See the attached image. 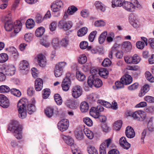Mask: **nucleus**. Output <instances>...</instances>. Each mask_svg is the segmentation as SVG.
Masks as SVG:
<instances>
[{"label":"nucleus","instance_id":"47","mask_svg":"<svg viewBox=\"0 0 154 154\" xmlns=\"http://www.w3.org/2000/svg\"><path fill=\"white\" fill-rule=\"evenodd\" d=\"M7 54L5 53H2L0 54V62L4 63L8 59Z\"/></svg>","mask_w":154,"mask_h":154},{"label":"nucleus","instance_id":"31","mask_svg":"<svg viewBox=\"0 0 154 154\" xmlns=\"http://www.w3.org/2000/svg\"><path fill=\"white\" fill-rule=\"evenodd\" d=\"M88 29L86 27H83L79 29L77 32V35L82 37L85 35L88 32Z\"/></svg>","mask_w":154,"mask_h":154},{"label":"nucleus","instance_id":"44","mask_svg":"<svg viewBox=\"0 0 154 154\" xmlns=\"http://www.w3.org/2000/svg\"><path fill=\"white\" fill-rule=\"evenodd\" d=\"M87 57L85 55H80L78 59L79 63L81 64L85 63L87 62Z\"/></svg>","mask_w":154,"mask_h":154},{"label":"nucleus","instance_id":"14","mask_svg":"<svg viewBox=\"0 0 154 154\" xmlns=\"http://www.w3.org/2000/svg\"><path fill=\"white\" fill-rule=\"evenodd\" d=\"M38 63L41 67H44L46 64V60L45 56L42 54H38L37 56Z\"/></svg>","mask_w":154,"mask_h":154},{"label":"nucleus","instance_id":"32","mask_svg":"<svg viewBox=\"0 0 154 154\" xmlns=\"http://www.w3.org/2000/svg\"><path fill=\"white\" fill-rule=\"evenodd\" d=\"M45 31V29L43 27H39L35 31V35L37 37H40L43 34Z\"/></svg>","mask_w":154,"mask_h":154},{"label":"nucleus","instance_id":"24","mask_svg":"<svg viewBox=\"0 0 154 154\" xmlns=\"http://www.w3.org/2000/svg\"><path fill=\"white\" fill-rule=\"evenodd\" d=\"M80 109L82 112H86L89 109L88 103L86 102H82L80 105Z\"/></svg>","mask_w":154,"mask_h":154},{"label":"nucleus","instance_id":"13","mask_svg":"<svg viewBox=\"0 0 154 154\" xmlns=\"http://www.w3.org/2000/svg\"><path fill=\"white\" fill-rule=\"evenodd\" d=\"M10 105L9 100L8 97L3 94H0V106L4 108H7Z\"/></svg>","mask_w":154,"mask_h":154},{"label":"nucleus","instance_id":"51","mask_svg":"<svg viewBox=\"0 0 154 154\" xmlns=\"http://www.w3.org/2000/svg\"><path fill=\"white\" fill-rule=\"evenodd\" d=\"M97 33V31L95 30L90 33L88 36V39L90 42H92L94 41Z\"/></svg>","mask_w":154,"mask_h":154},{"label":"nucleus","instance_id":"64","mask_svg":"<svg viewBox=\"0 0 154 154\" xmlns=\"http://www.w3.org/2000/svg\"><path fill=\"white\" fill-rule=\"evenodd\" d=\"M71 150L73 154H81L80 151L78 149L77 147H75L72 146Z\"/></svg>","mask_w":154,"mask_h":154},{"label":"nucleus","instance_id":"46","mask_svg":"<svg viewBox=\"0 0 154 154\" xmlns=\"http://www.w3.org/2000/svg\"><path fill=\"white\" fill-rule=\"evenodd\" d=\"M99 70L96 68H92L90 70V72L91 75L90 76H93V78L97 77L99 75Z\"/></svg>","mask_w":154,"mask_h":154},{"label":"nucleus","instance_id":"48","mask_svg":"<svg viewBox=\"0 0 154 154\" xmlns=\"http://www.w3.org/2000/svg\"><path fill=\"white\" fill-rule=\"evenodd\" d=\"M97 103L107 108H110L111 106V104L109 102L101 100H97Z\"/></svg>","mask_w":154,"mask_h":154},{"label":"nucleus","instance_id":"60","mask_svg":"<svg viewBox=\"0 0 154 154\" xmlns=\"http://www.w3.org/2000/svg\"><path fill=\"white\" fill-rule=\"evenodd\" d=\"M139 112H140V116L139 119L140 120H139V121H143L144 119H145L146 118V114L145 112L143 111H141L140 110Z\"/></svg>","mask_w":154,"mask_h":154},{"label":"nucleus","instance_id":"7","mask_svg":"<svg viewBox=\"0 0 154 154\" xmlns=\"http://www.w3.org/2000/svg\"><path fill=\"white\" fill-rule=\"evenodd\" d=\"M104 110L103 107L100 105L98 106L97 107H92L90 109V114L95 118H98L99 113Z\"/></svg>","mask_w":154,"mask_h":154},{"label":"nucleus","instance_id":"23","mask_svg":"<svg viewBox=\"0 0 154 154\" xmlns=\"http://www.w3.org/2000/svg\"><path fill=\"white\" fill-rule=\"evenodd\" d=\"M149 89V86L147 84L144 85L143 88L141 89L140 93L139 94V96L142 97L144 96L146 93L148 91Z\"/></svg>","mask_w":154,"mask_h":154},{"label":"nucleus","instance_id":"37","mask_svg":"<svg viewBox=\"0 0 154 154\" xmlns=\"http://www.w3.org/2000/svg\"><path fill=\"white\" fill-rule=\"evenodd\" d=\"M34 22L32 19H28L26 22V26L27 28L31 29L34 26Z\"/></svg>","mask_w":154,"mask_h":154},{"label":"nucleus","instance_id":"3","mask_svg":"<svg viewBox=\"0 0 154 154\" xmlns=\"http://www.w3.org/2000/svg\"><path fill=\"white\" fill-rule=\"evenodd\" d=\"M8 130L14 133V136L17 139L22 138V128L20 126L19 122L17 121H13L12 124L9 126Z\"/></svg>","mask_w":154,"mask_h":154},{"label":"nucleus","instance_id":"63","mask_svg":"<svg viewBox=\"0 0 154 154\" xmlns=\"http://www.w3.org/2000/svg\"><path fill=\"white\" fill-rule=\"evenodd\" d=\"M115 84L117 89L121 88H123L124 87V84L123 83V82H121V80L120 81H117L116 82Z\"/></svg>","mask_w":154,"mask_h":154},{"label":"nucleus","instance_id":"6","mask_svg":"<svg viewBox=\"0 0 154 154\" xmlns=\"http://www.w3.org/2000/svg\"><path fill=\"white\" fill-rule=\"evenodd\" d=\"M66 65V63L65 62H60L56 65L54 73L56 77H59L62 75L63 69Z\"/></svg>","mask_w":154,"mask_h":154},{"label":"nucleus","instance_id":"59","mask_svg":"<svg viewBox=\"0 0 154 154\" xmlns=\"http://www.w3.org/2000/svg\"><path fill=\"white\" fill-rule=\"evenodd\" d=\"M138 85L137 83H135L128 86V89L130 91H133L137 89L138 87Z\"/></svg>","mask_w":154,"mask_h":154},{"label":"nucleus","instance_id":"9","mask_svg":"<svg viewBox=\"0 0 154 154\" xmlns=\"http://www.w3.org/2000/svg\"><path fill=\"white\" fill-rule=\"evenodd\" d=\"M71 75L70 73H67L66 75V77L63 79L62 82V88L64 91H68L71 85V81L69 78V76Z\"/></svg>","mask_w":154,"mask_h":154},{"label":"nucleus","instance_id":"17","mask_svg":"<svg viewBox=\"0 0 154 154\" xmlns=\"http://www.w3.org/2000/svg\"><path fill=\"white\" fill-rule=\"evenodd\" d=\"M119 143L122 148L126 149H128L131 146L130 144L127 141L126 138L124 137H122L120 138Z\"/></svg>","mask_w":154,"mask_h":154},{"label":"nucleus","instance_id":"36","mask_svg":"<svg viewBox=\"0 0 154 154\" xmlns=\"http://www.w3.org/2000/svg\"><path fill=\"white\" fill-rule=\"evenodd\" d=\"M27 110L28 113L31 114L35 110V105L32 104H28L27 106Z\"/></svg>","mask_w":154,"mask_h":154},{"label":"nucleus","instance_id":"41","mask_svg":"<svg viewBox=\"0 0 154 154\" xmlns=\"http://www.w3.org/2000/svg\"><path fill=\"white\" fill-rule=\"evenodd\" d=\"M140 110L136 111L134 112H131L129 114L130 116H132L135 119L139 121Z\"/></svg>","mask_w":154,"mask_h":154},{"label":"nucleus","instance_id":"53","mask_svg":"<svg viewBox=\"0 0 154 154\" xmlns=\"http://www.w3.org/2000/svg\"><path fill=\"white\" fill-rule=\"evenodd\" d=\"M108 74V72L105 68L99 70V75L101 76H105Z\"/></svg>","mask_w":154,"mask_h":154},{"label":"nucleus","instance_id":"52","mask_svg":"<svg viewBox=\"0 0 154 154\" xmlns=\"http://www.w3.org/2000/svg\"><path fill=\"white\" fill-rule=\"evenodd\" d=\"M111 64L110 60L108 58L105 59L102 63V65L104 67H108Z\"/></svg>","mask_w":154,"mask_h":154},{"label":"nucleus","instance_id":"28","mask_svg":"<svg viewBox=\"0 0 154 154\" xmlns=\"http://www.w3.org/2000/svg\"><path fill=\"white\" fill-rule=\"evenodd\" d=\"M107 35V32L106 31L103 32L100 34L98 38V41L100 44H102L104 42Z\"/></svg>","mask_w":154,"mask_h":154},{"label":"nucleus","instance_id":"10","mask_svg":"<svg viewBox=\"0 0 154 154\" xmlns=\"http://www.w3.org/2000/svg\"><path fill=\"white\" fill-rule=\"evenodd\" d=\"M72 25V23L71 21H66L64 20L60 21L58 24L59 27L65 31H67L71 29Z\"/></svg>","mask_w":154,"mask_h":154},{"label":"nucleus","instance_id":"4","mask_svg":"<svg viewBox=\"0 0 154 154\" xmlns=\"http://www.w3.org/2000/svg\"><path fill=\"white\" fill-rule=\"evenodd\" d=\"M122 6L126 10L131 12L134 11L136 8H141V5L137 0H131V2H125L124 0Z\"/></svg>","mask_w":154,"mask_h":154},{"label":"nucleus","instance_id":"16","mask_svg":"<svg viewBox=\"0 0 154 154\" xmlns=\"http://www.w3.org/2000/svg\"><path fill=\"white\" fill-rule=\"evenodd\" d=\"M125 134L126 137L129 138L134 137L135 136V132L133 128L128 126L126 128Z\"/></svg>","mask_w":154,"mask_h":154},{"label":"nucleus","instance_id":"30","mask_svg":"<svg viewBox=\"0 0 154 154\" xmlns=\"http://www.w3.org/2000/svg\"><path fill=\"white\" fill-rule=\"evenodd\" d=\"M29 66V63L28 62L25 60L22 61L20 64V68L21 70H26Z\"/></svg>","mask_w":154,"mask_h":154},{"label":"nucleus","instance_id":"33","mask_svg":"<svg viewBox=\"0 0 154 154\" xmlns=\"http://www.w3.org/2000/svg\"><path fill=\"white\" fill-rule=\"evenodd\" d=\"M68 137L66 136H64L63 137V139H66V143L68 145H70L71 146V149L72 150V146H73L74 147H77V145L74 144V141L73 139L72 138H69V139H67Z\"/></svg>","mask_w":154,"mask_h":154},{"label":"nucleus","instance_id":"56","mask_svg":"<svg viewBox=\"0 0 154 154\" xmlns=\"http://www.w3.org/2000/svg\"><path fill=\"white\" fill-rule=\"evenodd\" d=\"M84 122L88 126H91L92 125L93 122L88 117L84 118L83 119Z\"/></svg>","mask_w":154,"mask_h":154},{"label":"nucleus","instance_id":"38","mask_svg":"<svg viewBox=\"0 0 154 154\" xmlns=\"http://www.w3.org/2000/svg\"><path fill=\"white\" fill-rule=\"evenodd\" d=\"M52 44L55 49L58 48L60 46V42L58 38H53L52 40Z\"/></svg>","mask_w":154,"mask_h":154},{"label":"nucleus","instance_id":"50","mask_svg":"<svg viewBox=\"0 0 154 154\" xmlns=\"http://www.w3.org/2000/svg\"><path fill=\"white\" fill-rule=\"evenodd\" d=\"M100 154H106V146L105 143H102L100 145Z\"/></svg>","mask_w":154,"mask_h":154},{"label":"nucleus","instance_id":"35","mask_svg":"<svg viewBox=\"0 0 154 154\" xmlns=\"http://www.w3.org/2000/svg\"><path fill=\"white\" fill-rule=\"evenodd\" d=\"M87 151L89 154H98L97 150L93 146H89L87 148Z\"/></svg>","mask_w":154,"mask_h":154},{"label":"nucleus","instance_id":"27","mask_svg":"<svg viewBox=\"0 0 154 154\" xmlns=\"http://www.w3.org/2000/svg\"><path fill=\"white\" fill-rule=\"evenodd\" d=\"M124 0H112V6L115 7H121L122 6Z\"/></svg>","mask_w":154,"mask_h":154},{"label":"nucleus","instance_id":"19","mask_svg":"<svg viewBox=\"0 0 154 154\" xmlns=\"http://www.w3.org/2000/svg\"><path fill=\"white\" fill-rule=\"evenodd\" d=\"M121 82H123L124 85H128L131 83L132 81V78L128 74L123 75L121 79Z\"/></svg>","mask_w":154,"mask_h":154},{"label":"nucleus","instance_id":"29","mask_svg":"<svg viewBox=\"0 0 154 154\" xmlns=\"http://www.w3.org/2000/svg\"><path fill=\"white\" fill-rule=\"evenodd\" d=\"M84 132L86 136L89 139H92L94 137L93 133L87 128L84 129Z\"/></svg>","mask_w":154,"mask_h":154},{"label":"nucleus","instance_id":"25","mask_svg":"<svg viewBox=\"0 0 154 154\" xmlns=\"http://www.w3.org/2000/svg\"><path fill=\"white\" fill-rule=\"evenodd\" d=\"M94 5L96 9L98 11H104L105 10V7L104 5L99 1L96 2Z\"/></svg>","mask_w":154,"mask_h":154},{"label":"nucleus","instance_id":"43","mask_svg":"<svg viewBox=\"0 0 154 154\" xmlns=\"http://www.w3.org/2000/svg\"><path fill=\"white\" fill-rule=\"evenodd\" d=\"M10 90V88L7 86L2 85L0 86V93H7L9 92Z\"/></svg>","mask_w":154,"mask_h":154},{"label":"nucleus","instance_id":"39","mask_svg":"<svg viewBox=\"0 0 154 154\" xmlns=\"http://www.w3.org/2000/svg\"><path fill=\"white\" fill-rule=\"evenodd\" d=\"M69 38L67 37L63 38L60 41L61 45L64 47H66L69 44Z\"/></svg>","mask_w":154,"mask_h":154},{"label":"nucleus","instance_id":"26","mask_svg":"<svg viewBox=\"0 0 154 154\" xmlns=\"http://www.w3.org/2000/svg\"><path fill=\"white\" fill-rule=\"evenodd\" d=\"M46 115L48 117L52 116L54 114V109L52 107H48L45 110Z\"/></svg>","mask_w":154,"mask_h":154},{"label":"nucleus","instance_id":"12","mask_svg":"<svg viewBox=\"0 0 154 154\" xmlns=\"http://www.w3.org/2000/svg\"><path fill=\"white\" fill-rule=\"evenodd\" d=\"M63 7V3L60 0L56 1L51 6V7L53 11L57 12L62 9Z\"/></svg>","mask_w":154,"mask_h":154},{"label":"nucleus","instance_id":"2","mask_svg":"<svg viewBox=\"0 0 154 154\" xmlns=\"http://www.w3.org/2000/svg\"><path fill=\"white\" fill-rule=\"evenodd\" d=\"M28 104V100L25 98L20 99L18 103L17 108L19 113V116L21 119H24L26 116V106Z\"/></svg>","mask_w":154,"mask_h":154},{"label":"nucleus","instance_id":"54","mask_svg":"<svg viewBox=\"0 0 154 154\" xmlns=\"http://www.w3.org/2000/svg\"><path fill=\"white\" fill-rule=\"evenodd\" d=\"M11 92L13 94L18 97H20L21 94L20 91L15 88L11 89Z\"/></svg>","mask_w":154,"mask_h":154},{"label":"nucleus","instance_id":"55","mask_svg":"<svg viewBox=\"0 0 154 154\" xmlns=\"http://www.w3.org/2000/svg\"><path fill=\"white\" fill-rule=\"evenodd\" d=\"M133 63L137 64L138 63L140 60V58L137 54H134L132 57Z\"/></svg>","mask_w":154,"mask_h":154},{"label":"nucleus","instance_id":"61","mask_svg":"<svg viewBox=\"0 0 154 154\" xmlns=\"http://www.w3.org/2000/svg\"><path fill=\"white\" fill-rule=\"evenodd\" d=\"M101 127L103 131L105 133L108 132L110 129L109 127H108L106 124H102Z\"/></svg>","mask_w":154,"mask_h":154},{"label":"nucleus","instance_id":"57","mask_svg":"<svg viewBox=\"0 0 154 154\" xmlns=\"http://www.w3.org/2000/svg\"><path fill=\"white\" fill-rule=\"evenodd\" d=\"M144 42L141 41H137L136 43L137 48L140 49H143L145 47Z\"/></svg>","mask_w":154,"mask_h":154},{"label":"nucleus","instance_id":"11","mask_svg":"<svg viewBox=\"0 0 154 154\" xmlns=\"http://www.w3.org/2000/svg\"><path fill=\"white\" fill-rule=\"evenodd\" d=\"M82 94V89L81 86L76 85L73 87L72 89V94L74 98L79 97Z\"/></svg>","mask_w":154,"mask_h":154},{"label":"nucleus","instance_id":"18","mask_svg":"<svg viewBox=\"0 0 154 154\" xmlns=\"http://www.w3.org/2000/svg\"><path fill=\"white\" fill-rule=\"evenodd\" d=\"M43 87V81L42 79L38 78L35 82V88L37 91H39L42 90Z\"/></svg>","mask_w":154,"mask_h":154},{"label":"nucleus","instance_id":"1","mask_svg":"<svg viewBox=\"0 0 154 154\" xmlns=\"http://www.w3.org/2000/svg\"><path fill=\"white\" fill-rule=\"evenodd\" d=\"M23 22V19L20 18V21H17L16 23H13L11 21H7L5 24V28L8 31H10L14 29V32L10 34L11 37H14L16 35L20 32L21 28L22 22Z\"/></svg>","mask_w":154,"mask_h":154},{"label":"nucleus","instance_id":"45","mask_svg":"<svg viewBox=\"0 0 154 154\" xmlns=\"http://www.w3.org/2000/svg\"><path fill=\"white\" fill-rule=\"evenodd\" d=\"M122 125V122L121 120H118L116 122L114 125V129L116 130H119Z\"/></svg>","mask_w":154,"mask_h":154},{"label":"nucleus","instance_id":"15","mask_svg":"<svg viewBox=\"0 0 154 154\" xmlns=\"http://www.w3.org/2000/svg\"><path fill=\"white\" fill-rule=\"evenodd\" d=\"M16 68L14 65H9L6 68L5 74L7 75L11 76L14 74Z\"/></svg>","mask_w":154,"mask_h":154},{"label":"nucleus","instance_id":"62","mask_svg":"<svg viewBox=\"0 0 154 154\" xmlns=\"http://www.w3.org/2000/svg\"><path fill=\"white\" fill-rule=\"evenodd\" d=\"M24 38L26 41L29 42L32 39V35L31 33H26L24 35Z\"/></svg>","mask_w":154,"mask_h":154},{"label":"nucleus","instance_id":"34","mask_svg":"<svg viewBox=\"0 0 154 154\" xmlns=\"http://www.w3.org/2000/svg\"><path fill=\"white\" fill-rule=\"evenodd\" d=\"M76 76L77 79L80 81H83L85 79V75L83 73L79 71H77Z\"/></svg>","mask_w":154,"mask_h":154},{"label":"nucleus","instance_id":"22","mask_svg":"<svg viewBox=\"0 0 154 154\" xmlns=\"http://www.w3.org/2000/svg\"><path fill=\"white\" fill-rule=\"evenodd\" d=\"M129 22L130 23L133 27L136 28H137L139 26V25L135 19L134 16L133 15H131L129 18Z\"/></svg>","mask_w":154,"mask_h":154},{"label":"nucleus","instance_id":"49","mask_svg":"<svg viewBox=\"0 0 154 154\" xmlns=\"http://www.w3.org/2000/svg\"><path fill=\"white\" fill-rule=\"evenodd\" d=\"M145 76L147 80L150 82H154V77L152 76L149 72L146 71V72Z\"/></svg>","mask_w":154,"mask_h":154},{"label":"nucleus","instance_id":"8","mask_svg":"<svg viewBox=\"0 0 154 154\" xmlns=\"http://www.w3.org/2000/svg\"><path fill=\"white\" fill-rule=\"evenodd\" d=\"M69 125V121L66 119H62L57 124L58 129L62 132L66 130L68 128Z\"/></svg>","mask_w":154,"mask_h":154},{"label":"nucleus","instance_id":"42","mask_svg":"<svg viewBox=\"0 0 154 154\" xmlns=\"http://www.w3.org/2000/svg\"><path fill=\"white\" fill-rule=\"evenodd\" d=\"M78 10L77 8L74 6H72L69 7L67 11L69 14L72 15L75 12Z\"/></svg>","mask_w":154,"mask_h":154},{"label":"nucleus","instance_id":"21","mask_svg":"<svg viewBox=\"0 0 154 154\" xmlns=\"http://www.w3.org/2000/svg\"><path fill=\"white\" fill-rule=\"evenodd\" d=\"M75 136L79 140H81L83 139L84 134L81 129H77L75 132Z\"/></svg>","mask_w":154,"mask_h":154},{"label":"nucleus","instance_id":"20","mask_svg":"<svg viewBox=\"0 0 154 154\" xmlns=\"http://www.w3.org/2000/svg\"><path fill=\"white\" fill-rule=\"evenodd\" d=\"M132 48V45L131 42L129 41L124 42L122 45V50L126 52L129 51Z\"/></svg>","mask_w":154,"mask_h":154},{"label":"nucleus","instance_id":"40","mask_svg":"<svg viewBox=\"0 0 154 154\" xmlns=\"http://www.w3.org/2000/svg\"><path fill=\"white\" fill-rule=\"evenodd\" d=\"M50 91L48 88H46L42 91V97L44 99H47L50 94Z\"/></svg>","mask_w":154,"mask_h":154},{"label":"nucleus","instance_id":"5","mask_svg":"<svg viewBox=\"0 0 154 154\" xmlns=\"http://www.w3.org/2000/svg\"><path fill=\"white\" fill-rule=\"evenodd\" d=\"M92 76H90L88 80V85L92 87L94 85L96 87L99 88L102 85V82L101 80L97 78V77L93 78Z\"/></svg>","mask_w":154,"mask_h":154},{"label":"nucleus","instance_id":"58","mask_svg":"<svg viewBox=\"0 0 154 154\" xmlns=\"http://www.w3.org/2000/svg\"><path fill=\"white\" fill-rule=\"evenodd\" d=\"M57 23L55 22H52L49 25V29L51 32L54 31L57 27Z\"/></svg>","mask_w":154,"mask_h":154}]
</instances>
